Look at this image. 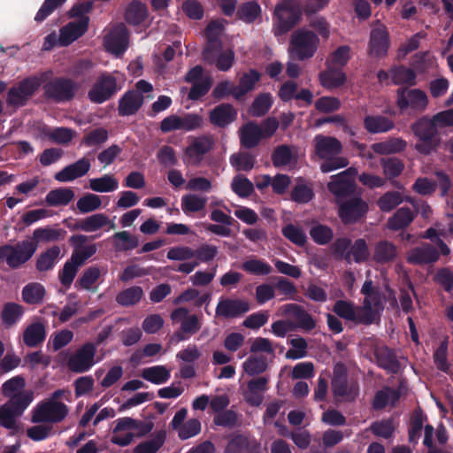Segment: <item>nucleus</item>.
<instances>
[{
  "instance_id": "f257e3e1",
  "label": "nucleus",
  "mask_w": 453,
  "mask_h": 453,
  "mask_svg": "<svg viewBox=\"0 0 453 453\" xmlns=\"http://www.w3.org/2000/svg\"><path fill=\"white\" fill-rule=\"evenodd\" d=\"M217 246L211 244H202L196 250L189 246H174L168 250L166 257L169 260L181 261L176 271L185 274L191 273L200 263H208L218 255Z\"/></svg>"
},
{
  "instance_id": "f03ea898",
  "label": "nucleus",
  "mask_w": 453,
  "mask_h": 453,
  "mask_svg": "<svg viewBox=\"0 0 453 453\" xmlns=\"http://www.w3.org/2000/svg\"><path fill=\"white\" fill-rule=\"evenodd\" d=\"M313 142L315 156L321 160L322 173H331L349 165V160L341 156L342 144L335 137L319 134L315 136Z\"/></svg>"
},
{
  "instance_id": "7ed1b4c3",
  "label": "nucleus",
  "mask_w": 453,
  "mask_h": 453,
  "mask_svg": "<svg viewBox=\"0 0 453 453\" xmlns=\"http://www.w3.org/2000/svg\"><path fill=\"white\" fill-rule=\"evenodd\" d=\"M279 127L276 118H267L261 125L254 121H249L239 130L241 145L246 149L257 147L262 139L272 137Z\"/></svg>"
},
{
  "instance_id": "20e7f679",
  "label": "nucleus",
  "mask_w": 453,
  "mask_h": 453,
  "mask_svg": "<svg viewBox=\"0 0 453 453\" xmlns=\"http://www.w3.org/2000/svg\"><path fill=\"white\" fill-rule=\"evenodd\" d=\"M319 44V36L310 29L302 27L291 35L288 50L293 58L303 61L313 57Z\"/></svg>"
},
{
  "instance_id": "39448f33",
  "label": "nucleus",
  "mask_w": 453,
  "mask_h": 453,
  "mask_svg": "<svg viewBox=\"0 0 453 453\" xmlns=\"http://www.w3.org/2000/svg\"><path fill=\"white\" fill-rule=\"evenodd\" d=\"M332 390L334 397L341 402H354L359 395L357 380L347 376V370L342 364L334 366Z\"/></svg>"
},
{
  "instance_id": "423d86ee",
  "label": "nucleus",
  "mask_w": 453,
  "mask_h": 453,
  "mask_svg": "<svg viewBox=\"0 0 453 453\" xmlns=\"http://www.w3.org/2000/svg\"><path fill=\"white\" fill-rule=\"evenodd\" d=\"M150 431V426L129 417L116 420L111 441L119 446L129 445L135 436H142Z\"/></svg>"
},
{
  "instance_id": "0eeeda50",
  "label": "nucleus",
  "mask_w": 453,
  "mask_h": 453,
  "mask_svg": "<svg viewBox=\"0 0 453 453\" xmlns=\"http://www.w3.org/2000/svg\"><path fill=\"white\" fill-rule=\"evenodd\" d=\"M91 8L90 4H81L72 8L71 16H81L78 20L69 22L60 29L59 44L67 46L73 41L81 37L88 29V18L83 16L84 12H88Z\"/></svg>"
},
{
  "instance_id": "6e6552de",
  "label": "nucleus",
  "mask_w": 453,
  "mask_h": 453,
  "mask_svg": "<svg viewBox=\"0 0 453 453\" xmlns=\"http://www.w3.org/2000/svg\"><path fill=\"white\" fill-rule=\"evenodd\" d=\"M357 174V170L349 167L331 177V180L327 183V188L334 195L336 203L356 196L355 178Z\"/></svg>"
},
{
  "instance_id": "1a4fd4ad",
  "label": "nucleus",
  "mask_w": 453,
  "mask_h": 453,
  "mask_svg": "<svg viewBox=\"0 0 453 453\" xmlns=\"http://www.w3.org/2000/svg\"><path fill=\"white\" fill-rule=\"evenodd\" d=\"M37 250V245L26 240L17 245H3L0 247V260L5 261L11 268H18L28 261Z\"/></svg>"
},
{
  "instance_id": "9d476101",
  "label": "nucleus",
  "mask_w": 453,
  "mask_h": 453,
  "mask_svg": "<svg viewBox=\"0 0 453 453\" xmlns=\"http://www.w3.org/2000/svg\"><path fill=\"white\" fill-rule=\"evenodd\" d=\"M42 80L31 76L12 86L6 95V104L14 108L24 106L39 89Z\"/></svg>"
},
{
  "instance_id": "9b49d317",
  "label": "nucleus",
  "mask_w": 453,
  "mask_h": 453,
  "mask_svg": "<svg viewBox=\"0 0 453 453\" xmlns=\"http://www.w3.org/2000/svg\"><path fill=\"white\" fill-rule=\"evenodd\" d=\"M396 105L402 112L411 111L421 113L428 105V97L419 88H399L396 92Z\"/></svg>"
},
{
  "instance_id": "f8f14e48",
  "label": "nucleus",
  "mask_w": 453,
  "mask_h": 453,
  "mask_svg": "<svg viewBox=\"0 0 453 453\" xmlns=\"http://www.w3.org/2000/svg\"><path fill=\"white\" fill-rule=\"evenodd\" d=\"M68 407L62 402L45 400L33 411L32 420L35 423H58L68 414Z\"/></svg>"
},
{
  "instance_id": "ddd939ff",
  "label": "nucleus",
  "mask_w": 453,
  "mask_h": 453,
  "mask_svg": "<svg viewBox=\"0 0 453 453\" xmlns=\"http://www.w3.org/2000/svg\"><path fill=\"white\" fill-rule=\"evenodd\" d=\"M25 380L16 376L5 381L1 388L2 394L10 398L8 402L18 404L19 408H27L34 399L31 390H24Z\"/></svg>"
},
{
  "instance_id": "4468645a",
  "label": "nucleus",
  "mask_w": 453,
  "mask_h": 453,
  "mask_svg": "<svg viewBox=\"0 0 453 453\" xmlns=\"http://www.w3.org/2000/svg\"><path fill=\"white\" fill-rule=\"evenodd\" d=\"M79 89L77 82L67 78H56L44 86V94L55 102L72 100Z\"/></svg>"
},
{
  "instance_id": "2eb2a0df",
  "label": "nucleus",
  "mask_w": 453,
  "mask_h": 453,
  "mask_svg": "<svg viewBox=\"0 0 453 453\" xmlns=\"http://www.w3.org/2000/svg\"><path fill=\"white\" fill-rule=\"evenodd\" d=\"M339 205L338 215L344 224H353L368 211V204L359 196L342 201Z\"/></svg>"
},
{
  "instance_id": "dca6fc26",
  "label": "nucleus",
  "mask_w": 453,
  "mask_h": 453,
  "mask_svg": "<svg viewBox=\"0 0 453 453\" xmlns=\"http://www.w3.org/2000/svg\"><path fill=\"white\" fill-rule=\"evenodd\" d=\"M96 347L91 342H87L79 348L68 359L67 366L74 372H84L95 365Z\"/></svg>"
},
{
  "instance_id": "f3484780",
  "label": "nucleus",
  "mask_w": 453,
  "mask_h": 453,
  "mask_svg": "<svg viewBox=\"0 0 453 453\" xmlns=\"http://www.w3.org/2000/svg\"><path fill=\"white\" fill-rule=\"evenodd\" d=\"M118 90L116 79L110 74H102L88 93V98L96 104L110 99Z\"/></svg>"
},
{
  "instance_id": "a211bd4d",
  "label": "nucleus",
  "mask_w": 453,
  "mask_h": 453,
  "mask_svg": "<svg viewBox=\"0 0 453 453\" xmlns=\"http://www.w3.org/2000/svg\"><path fill=\"white\" fill-rule=\"evenodd\" d=\"M279 316L291 317L296 320V327L311 331L316 327V322L302 306L296 303H287L278 309Z\"/></svg>"
},
{
  "instance_id": "6ab92c4d",
  "label": "nucleus",
  "mask_w": 453,
  "mask_h": 453,
  "mask_svg": "<svg viewBox=\"0 0 453 453\" xmlns=\"http://www.w3.org/2000/svg\"><path fill=\"white\" fill-rule=\"evenodd\" d=\"M389 48V35L386 27L376 23L370 35L369 52L376 58L384 57Z\"/></svg>"
},
{
  "instance_id": "aec40b11",
  "label": "nucleus",
  "mask_w": 453,
  "mask_h": 453,
  "mask_svg": "<svg viewBox=\"0 0 453 453\" xmlns=\"http://www.w3.org/2000/svg\"><path fill=\"white\" fill-rule=\"evenodd\" d=\"M170 318L173 323L180 324V330L188 335L196 334L202 327V322L198 316L190 314L189 311L184 307L173 310Z\"/></svg>"
},
{
  "instance_id": "412c9836",
  "label": "nucleus",
  "mask_w": 453,
  "mask_h": 453,
  "mask_svg": "<svg viewBox=\"0 0 453 453\" xmlns=\"http://www.w3.org/2000/svg\"><path fill=\"white\" fill-rule=\"evenodd\" d=\"M250 310L248 301L242 299L222 298L216 307V316L225 319L239 317Z\"/></svg>"
},
{
  "instance_id": "4be33fe9",
  "label": "nucleus",
  "mask_w": 453,
  "mask_h": 453,
  "mask_svg": "<svg viewBox=\"0 0 453 453\" xmlns=\"http://www.w3.org/2000/svg\"><path fill=\"white\" fill-rule=\"evenodd\" d=\"M128 32L125 25L114 27L104 37L106 50L115 55L121 54L127 47Z\"/></svg>"
},
{
  "instance_id": "5701e85b",
  "label": "nucleus",
  "mask_w": 453,
  "mask_h": 453,
  "mask_svg": "<svg viewBox=\"0 0 453 453\" xmlns=\"http://www.w3.org/2000/svg\"><path fill=\"white\" fill-rule=\"evenodd\" d=\"M216 50H210L209 58H207L206 50H203V60L209 64L215 65L219 71L226 72L229 70L234 61V52L229 48L223 49L222 45L216 47Z\"/></svg>"
},
{
  "instance_id": "b1692460",
  "label": "nucleus",
  "mask_w": 453,
  "mask_h": 453,
  "mask_svg": "<svg viewBox=\"0 0 453 453\" xmlns=\"http://www.w3.org/2000/svg\"><path fill=\"white\" fill-rule=\"evenodd\" d=\"M301 13L300 4L297 0H282L280 2L274 11L278 19L287 25L294 26L299 19Z\"/></svg>"
},
{
  "instance_id": "393cba45",
  "label": "nucleus",
  "mask_w": 453,
  "mask_h": 453,
  "mask_svg": "<svg viewBox=\"0 0 453 453\" xmlns=\"http://www.w3.org/2000/svg\"><path fill=\"white\" fill-rule=\"evenodd\" d=\"M382 310V298L377 291L365 296L363 306L358 309V315L362 322L370 324Z\"/></svg>"
},
{
  "instance_id": "a878e982",
  "label": "nucleus",
  "mask_w": 453,
  "mask_h": 453,
  "mask_svg": "<svg viewBox=\"0 0 453 453\" xmlns=\"http://www.w3.org/2000/svg\"><path fill=\"white\" fill-rule=\"evenodd\" d=\"M90 167V161L86 157H82L57 173L55 179L60 182L72 181L87 174Z\"/></svg>"
},
{
  "instance_id": "bb28decb",
  "label": "nucleus",
  "mask_w": 453,
  "mask_h": 453,
  "mask_svg": "<svg viewBox=\"0 0 453 453\" xmlns=\"http://www.w3.org/2000/svg\"><path fill=\"white\" fill-rule=\"evenodd\" d=\"M212 146L211 139L200 137L196 139L185 150L184 162L188 165H198L203 156L207 153Z\"/></svg>"
},
{
  "instance_id": "cd10ccee",
  "label": "nucleus",
  "mask_w": 453,
  "mask_h": 453,
  "mask_svg": "<svg viewBox=\"0 0 453 453\" xmlns=\"http://www.w3.org/2000/svg\"><path fill=\"white\" fill-rule=\"evenodd\" d=\"M439 252L431 244L425 243L411 250L407 255V261L415 265L434 263L439 259Z\"/></svg>"
},
{
  "instance_id": "c85d7f7f",
  "label": "nucleus",
  "mask_w": 453,
  "mask_h": 453,
  "mask_svg": "<svg viewBox=\"0 0 453 453\" xmlns=\"http://www.w3.org/2000/svg\"><path fill=\"white\" fill-rule=\"evenodd\" d=\"M397 256V247L387 240L380 241L374 246L372 258L379 264L393 262L396 259Z\"/></svg>"
},
{
  "instance_id": "c756f323",
  "label": "nucleus",
  "mask_w": 453,
  "mask_h": 453,
  "mask_svg": "<svg viewBox=\"0 0 453 453\" xmlns=\"http://www.w3.org/2000/svg\"><path fill=\"white\" fill-rule=\"evenodd\" d=\"M143 103V96L141 92L128 91L120 99L119 113L121 116H128L135 113Z\"/></svg>"
},
{
  "instance_id": "7c9ffc66",
  "label": "nucleus",
  "mask_w": 453,
  "mask_h": 453,
  "mask_svg": "<svg viewBox=\"0 0 453 453\" xmlns=\"http://www.w3.org/2000/svg\"><path fill=\"white\" fill-rule=\"evenodd\" d=\"M235 119L236 111L230 104H222L210 112L211 122L220 127L229 125Z\"/></svg>"
},
{
  "instance_id": "2f4dec72",
  "label": "nucleus",
  "mask_w": 453,
  "mask_h": 453,
  "mask_svg": "<svg viewBox=\"0 0 453 453\" xmlns=\"http://www.w3.org/2000/svg\"><path fill=\"white\" fill-rule=\"evenodd\" d=\"M364 126L371 134L386 133L394 128L395 123L390 119L381 115H369L364 119Z\"/></svg>"
},
{
  "instance_id": "473e14b6",
  "label": "nucleus",
  "mask_w": 453,
  "mask_h": 453,
  "mask_svg": "<svg viewBox=\"0 0 453 453\" xmlns=\"http://www.w3.org/2000/svg\"><path fill=\"white\" fill-rule=\"evenodd\" d=\"M407 147V142L400 137H390L383 142H376L372 145V150L380 155L395 154L403 151Z\"/></svg>"
},
{
  "instance_id": "72a5a7b5",
  "label": "nucleus",
  "mask_w": 453,
  "mask_h": 453,
  "mask_svg": "<svg viewBox=\"0 0 453 453\" xmlns=\"http://www.w3.org/2000/svg\"><path fill=\"white\" fill-rule=\"evenodd\" d=\"M224 31V22L222 20L211 21L205 30L207 37L206 50L207 58L210 57V50H217L216 47L222 45L220 37Z\"/></svg>"
},
{
  "instance_id": "f704fd0d",
  "label": "nucleus",
  "mask_w": 453,
  "mask_h": 453,
  "mask_svg": "<svg viewBox=\"0 0 453 453\" xmlns=\"http://www.w3.org/2000/svg\"><path fill=\"white\" fill-rule=\"evenodd\" d=\"M439 127L437 121L434 120V116L432 118H428L427 116L419 118L411 126V129L415 137L437 135Z\"/></svg>"
},
{
  "instance_id": "c9c22d12",
  "label": "nucleus",
  "mask_w": 453,
  "mask_h": 453,
  "mask_svg": "<svg viewBox=\"0 0 453 453\" xmlns=\"http://www.w3.org/2000/svg\"><path fill=\"white\" fill-rule=\"evenodd\" d=\"M60 248L52 246L41 253L36 259V270L40 273L52 270L60 257Z\"/></svg>"
},
{
  "instance_id": "e433bc0d",
  "label": "nucleus",
  "mask_w": 453,
  "mask_h": 453,
  "mask_svg": "<svg viewBox=\"0 0 453 453\" xmlns=\"http://www.w3.org/2000/svg\"><path fill=\"white\" fill-rule=\"evenodd\" d=\"M148 15V10L142 2L133 0L127 4L125 10V19L131 25H138L142 23Z\"/></svg>"
},
{
  "instance_id": "4c0bfd02",
  "label": "nucleus",
  "mask_w": 453,
  "mask_h": 453,
  "mask_svg": "<svg viewBox=\"0 0 453 453\" xmlns=\"http://www.w3.org/2000/svg\"><path fill=\"white\" fill-rule=\"evenodd\" d=\"M45 326L41 322L29 325L23 333V342L28 347H35L45 340Z\"/></svg>"
},
{
  "instance_id": "58836bf2",
  "label": "nucleus",
  "mask_w": 453,
  "mask_h": 453,
  "mask_svg": "<svg viewBox=\"0 0 453 453\" xmlns=\"http://www.w3.org/2000/svg\"><path fill=\"white\" fill-rule=\"evenodd\" d=\"M74 198V192L69 188H58L50 190L45 202L48 205L57 207L67 205Z\"/></svg>"
},
{
  "instance_id": "ea45409f",
  "label": "nucleus",
  "mask_w": 453,
  "mask_h": 453,
  "mask_svg": "<svg viewBox=\"0 0 453 453\" xmlns=\"http://www.w3.org/2000/svg\"><path fill=\"white\" fill-rule=\"evenodd\" d=\"M319 81L324 88L334 89L345 83L346 75L343 72L329 66L327 70L320 73Z\"/></svg>"
},
{
  "instance_id": "a19ab883",
  "label": "nucleus",
  "mask_w": 453,
  "mask_h": 453,
  "mask_svg": "<svg viewBox=\"0 0 453 453\" xmlns=\"http://www.w3.org/2000/svg\"><path fill=\"white\" fill-rule=\"evenodd\" d=\"M88 184L91 190L98 193H109L119 188V181L113 174L90 179Z\"/></svg>"
},
{
  "instance_id": "79ce46f5",
  "label": "nucleus",
  "mask_w": 453,
  "mask_h": 453,
  "mask_svg": "<svg viewBox=\"0 0 453 453\" xmlns=\"http://www.w3.org/2000/svg\"><path fill=\"white\" fill-rule=\"evenodd\" d=\"M374 355L380 366L394 373L398 372L399 364L389 349L384 346L378 347L374 350Z\"/></svg>"
},
{
  "instance_id": "37998d69",
  "label": "nucleus",
  "mask_w": 453,
  "mask_h": 453,
  "mask_svg": "<svg viewBox=\"0 0 453 453\" xmlns=\"http://www.w3.org/2000/svg\"><path fill=\"white\" fill-rule=\"evenodd\" d=\"M26 408H19L18 404L7 402L0 407V424L7 428H13L15 418L20 415Z\"/></svg>"
},
{
  "instance_id": "c03bdc74",
  "label": "nucleus",
  "mask_w": 453,
  "mask_h": 453,
  "mask_svg": "<svg viewBox=\"0 0 453 453\" xmlns=\"http://www.w3.org/2000/svg\"><path fill=\"white\" fill-rule=\"evenodd\" d=\"M101 274L102 270L99 266H89L82 272L81 275L76 281V287L81 289L91 291L93 290L94 284L98 280Z\"/></svg>"
},
{
  "instance_id": "a18cd8bd",
  "label": "nucleus",
  "mask_w": 453,
  "mask_h": 453,
  "mask_svg": "<svg viewBox=\"0 0 453 453\" xmlns=\"http://www.w3.org/2000/svg\"><path fill=\"white\" fill-rule=\"evenodd\" d=\"M414 219V214L410 208L402 207L389 218L388 226L391 230H399L409 226Z\"/></svg>"
},
{
  "instance_id": "49530a36",
  "label": "nucleus",
  "mask_w": 453,
  "mask_h": 453,
  "mask_svg": "<svg viewBox=\"0 0 453 453\" xmlns=\"http://www.w3.org/2000/svg\"><path fill=\"white\" fill-rule=\"evenodd\" d=\"M113 246L117 251H127L135 249L139 245L137 237L127 231L117 232L112 236Z\"/></svg>"
},
{
  "instance_id": "de8ad7c7",
  "label": "nucleus",
  "mask_w": 453,
  "mask_h": 453,
  "mask_svg": "<svg viewBox=\"0 0 453 453\" xmlns=\"http://www.w3.org/2000/svg\"><path fill=\"white\" fill-rule=\"evenodd\" d=\"M142 296V288L134 286L120 291L116 296V302L122 306H132L138 303Z\"/></svg>"
},
{
  "instance_id": "09e8293b",
  "label": "nucleus",
  "mask_w": 453,
  "mask_h": 453,
  "mask_svg": "<svg viewBox=\"0 0 453 453\" xmlns=\"http://www.w3.org/2000/svg\"><path fill=\"white\" fill-rule=\"evenodd\" d=\"M45 293V288L42 284L32 282L24 287L22 298L27 303L37 304L42 302Z\"/></svg>"
},
{
  "instance_id": "8fccbe9b",
  "label": "nucleus",
  "mask_w": 453,
  "mask_h": 453,
  "mask_svg": "<svg viewBox=\"0 0 453 453\" xmlns=\"http://www.w3.org/2000/svg\"><path fill=\"white\" fill-rule=\"evenodd\" d=\"M109 223V217L104 213L93 214L81 219L77 227L85 232H94Z\"/></svg>"
},
{
  "instance_id": "3c124183",
  "label": "nucleus",
  "mask_w": 453,
  "mask_h": 453,
  "mask_svg": "<svg viewBox=\"0 0 453 453\" xmlns=\"http://www.w3.org/2000/svg\"><path fill=\"white\" fill-rule=\"evenodd\" d=\"M65 231L62 229L53 227H41L37 228L33 233V242L38 245L39 242H50L63 239Z\"/></svg>"
},
{
  "instance_id": "603ef678",
  "label": "nucleus",
  "mask_w": 453,
  "mask_h": 453,
  "mask_svg": "<svg viewBox=\"0 0 453 453\" xmlns=\"http://www.w3.org/2000/svg\"><path fill=\"white\" fill-rule=\"evenodd\" d=\"M370 252L366 242L364 239H357L351 244L346 261L350 263L352 260L356 263H362L369 257Z\"/></svg>"
},
{
  "instance_id": "864d4df0",
  "label": "nucleus",
  "mask_w": 453,
  "mask_h": 453,
  "mask_svg": "<svg viewBox=\"0 0 453 453\" xmlns=\"http://www.w3.org/2000/svg\"><path fill=\"white\" fill-rule=\"evenodd\" d=\"M237 17L246 23L255 22L260 19L261 8L256 2L244 3L239 7Z\"/></svg>"
},
{
  "instance_id": "5fc2aeb1",
  "label": "nucleus",
  "mask_w": 453,
  "mask_h": 453,
  "mask_svg": "<svg viewBox=\"0 0 453 453\" xmlns=\"http://www.w3.org/2000/svg\"><path fill=\"white\" fill-rule=\"evenodd\" d=\"M142 377L154 384H162L170 378V371L164 365L152 366L143 369Z\"/></svg>"
},
{
  "instance_id": "6e6d98bb",
  "label": "nucleus",
  "mask_w": 453,
  "mask_h": 453,
  "mask_svg": "<svg viewBox=\"0 0 453 453\" xmlns=\"http://www.w3.org/2000/svg\"><path fill=\"white\" fill-rule=\"evenodd\" d=\"M23 307L16 303H7L4 305L1 318L3 323L7 326H13L23 315Z\"/></svg>"
},
{
  "instance_id": "4d7b16f0",
  "label": "nucleus",
  "mask_w": 453,
  "mask_h": 453,
  "mask_svg": "<svg viewBox=\"0 0 453 453\" xmlns=\"http://www.w3.org/2000/svg\"><path fill=\"white\" fill-rule=\"evenodd\" d=\"M294 160L293 148L285 144L276 147L272 155L273 164L276 167L290 165Z\"/></svg>"
},
{
  "instance_id": "13d9d810",
  "label": "nucleus",
  "mask_w": 453,
  "mask_h": 453,
  "mask_svg": "<svg viewBox=\"0 0 453 453\" xmlns=\"http://www.w3.org/2000/svg\"><path fill=\"white\" fill-rule=\"evenodd\" d=\"M206 203V197L188 194L181 198V209L185 213L197 212L204 209Z\"/></svg>"
},
{
  "instance_id": "bf43d9fd",
  "label": "nucleus",
  "mask_w": 453,
  "mask_h": 453,
  "mask_svg": "<svg viewBox=\"0 0 453 453\" xmlns=\"http://www.w3.org/2000/svg\"><path fill=\"white\" fill-rule=\"evenodd\" d=\"M267 360L265 357L250 356L242 364L243 371L250 376L257 375L266 371Z\"/></svg>"
},
{
  "instance_id": "052dcab7",
  "label": "nucleus",
  "mask_w": 453,
  "mask_h": 453,
  "mask_svg": "<svg viewBox=\"0 0 453 453\" xmlns=\"http://www.w3.org/2000/svg\"><path fill=\"white\" fill-rule=\"evenodd\" d=\"M418 142H416L414 148L415 150L423 155H429L435 151L440 144L441 138L437 135H426V136H418L417 137Z\"/></svg>"
},
{
  "instance_id": "680f3d73",
  "label": "nucleus",
  "mask_w": 453,
  "mask_h": 453,
  "mask_svg": "<svg viewBox=\"0 0 453 453\" xmlns=\"http://www.w3.org/2000/svg\"><path fill=\"white\" fill-rule=\"evenodd\" d=\"M390 75L393 82L396 85H414L416 73L410 68L398 66L391 69Z\"/></svg>"
},
{
  "instance_id": "e2e57ef3",
  "label": "nucleus",
  "mask_w": 453,
  "mask_h": 453,
  "mask_svg": "<svg viewBox=\"0 0 453 453\" xmlns=\"http://www.w3.org/2000/svg\"><path fill=\"white\" fill-rule=\"evenodd\" d=\"M258 80L259 74L256 71L250 70L249 73H244L240 79L239 85L236 86L237 89H235L234 97L239 99L248 91L252 90Z\"/></svg>"
},
{
  "instance_id": "0e129e2a",
  "label": "nucleus",
  "mask_w": 453,
  "mask_h": 453,
  "mask_svg": "<svg viewBox=\"0 0 453 453\" xmlns=\"http://www.w3.org/2000/svg\"><path fill=\"white\" fill-rule=\"evenodd\" d=\"M310 235L317 244L326 245L332 241L334 232L329 226L316 223L311 228Z\"/></svg>"
},
{
  "instance_id": "69168bd1",
  "label": "nucleus",
  "mask_w": 453,
  "mask_h": 453,
  "mask_svg": "<svg viewBox=\"0 0 453 453\" xmlns=\"http://www.w3.org/2000/svg\"><path fill=\"white\" fill-rule=\"evenodd\" d=\"M380 165L385 177L388 180L399 176L404 169L403 163L396 157L381 158Z\"/></svg>"
},
{
  "instance_id": "338daca9",
  "label": "nucleus",
  "mask_w": 453,
  "mask_h": 453,
  "mask_svg": "<svg viewBox=\"0 0 453 453\" xmlns=\"http://www.w3.org/2000/svg\"><path fill=\"white\" fill-rule=\"evenodd\" d=\"M230 163L238 172H249L254 167L255 157L248 152H238L231 156Z\"/></svg>"
},
{
  "instance_id": "774afa93",
  "label": "nucleus",
  "mask_w": 453,
  "mask_h": 453,
  "mask_svg": "<svg viewBox=\"0 0 453 453\" xmlns=\"http://www.w3.org/2000/svg\"><path fill=\"white\" fill-rule=\"evenodd\" d=\"M77 209L81 213H88L98 210L102 205L101 197L93 193H88L77 201Z\"/></svg>"
}]
</instances>
